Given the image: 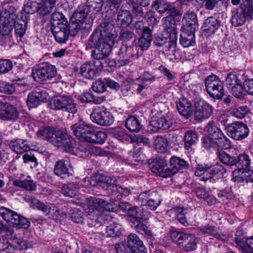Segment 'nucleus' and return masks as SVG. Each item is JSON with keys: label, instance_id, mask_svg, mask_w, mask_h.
<instances>
[{"label": "nucleus", "instance_id": "9", "mask_svg": "<svg viewBox=\"0 0 253 253\" xmlns=\"http://www.w3.org/2000/svg\"><path fill=\"white\" fill-rule=\"evenodd\" d=\"M205 130L211 136L218 147L224 149L230 148L231 146L230 140L213 122H210L208 124L205 128Z\"/></svg>", "mask_w": 253, "mask_h": 253}, {"label": "nucleus", "instance_id": "64", "mask_svg": "<svg viewBox=\"0 0 253 253\" xmlns=\"http://www.w3.org/2000/svg\"><path fill=\"white\" fill-rule=\"evenodd\" d=\"M12 62L10 59H0V73H6L13 68Z\"/></svg>", "mask_w": 253, "mask_h": 253}, {"label": "nucleus", "instance_id": "50", "mask_svg": "<svg viewBox=\"0 0 253 253\" xmlns=\"http://www.w3.org/2000/svg\"><path fill=\"white\" fill-rule=\"evenodd\" d=\"M121 228L120 225L115 222L107 226H102L99 229L101 230L100 233L103 235H105L106 234L107 236L110 237H114L118 235L119 231Z\"/></svg>", "mask_w": 253, "mask_h": 253}, {"label": "nucleus", "instance_id": "18", "mask_svg": "<svg viewBox=\"0 0 253 253\" xmlns=\"http://www.w3.org/2000/svg\"><path fill=\"white\" fill-rule=\"evenodd\" d=\"M195 117L198 120L209 118L212 112L211 106L203 100L197 102L195 105Z\"/></svg>", "mask_w": 253, "mask_h": 253}, {"label": "nucleus", "instance_id": "19", "mask_svg": "<svg viewBox=\"0 0 253 253\" xmlns=\"http://www.w3.org/2000/svg\"><path fill=\"white\" fill-rule=\"evenodd\" d=\"M200 231L203 234H207L220 241H226L228 239V235L218 228L210 225H203L199 227Z\"/></svg>", "mask_w": 253, "mask_h": 253}, {"label": "nucleus", "instance_id": "25", "mask_svg": "<svg viewBox=\"0 0 253 253\" xmlns=\"http://www.w3.org/2000/svg\"><path fill=\"white\" fill-rule=\"evenodd\" d=\"M51 29H55L56 28H62L69 27L68 23L65 16L59 12H55L51 15L50 18Z\"/></svg>", "mask_w": 253, "mask_h": 253}, {"label": "nucleus", "instance_id": "47", "mask_svg": "<svg viewBox=\"0 0 253 253\" xmlns=\"http://www.w3.org/2000/svg\"><path fill=\"white\" fill-rule=\"evenodd\" d=\"M125 126L130 131L134 132H139L142 127V125L138 119L132 116L129 117L126 120Z\"/></svg>", "mask_w": 253, "mask_h": 253}, {"label": "nucleus", "instance_id": "59", "mask_svg": "<svg viewBox=\"0 0 253 253\" xmlns=\"http://www.w3.org/2000/svg\"><path fill=\"white\" fill-rule=\"evenodd\" d=\"M61 192L64 196L74 197L77 195V187L74 183H69L63 185Z\"/></svg>", "mask_w": 253, "mask_h": 253}, {"label": "nucleus", "instance_id": "32", "mask_svg": "<svg viewBox=\"0 0 253 253\" xmlns=\"http://www.w3.org/2000/svg\"><path fill=\"white\" fill-rule=\"evenodd\" d=\"M252 154L251 152H245L240 154L236 159L237 166L240 168L237 170H246L251 169L253 162H252L251 156Z\"/></svg>", "mask_w": 253, "mask_h": 253}, {"label": "nucleus", "instance_id": "8", "mask_svg": "<svg viewBox=\"0 0 253 253\" xmlns=\"http://www.w3.org/2000/svg\"><path fill=\"white\" fill-rule=\"evenodd\" d=\"M16 9L11 3L5 6L4 17L0 21V33L3 36L9 35L12 31Z\"/></svg>", "mask_w": 253, "mask_h": 253}, {"label": "nucleus", "instance_id": "28", "mask_svg": "<svg viewBox=\"0 0 253 253\" xmlns=\"http://www.w3.org/2000/svg\"><path fill=\"white\" fill-rule=\"evenodd\" d=\"M86 206L85 212L86 213L88 224L89 227H92L95 225V197L89 196L86 198Z\"/></svg>", "mask_w": 253, "mask_h": 253}, {"label": "nucleus", "instance_id": "60", "mask_svg": "<svg viewBox=\"0 0 253 253\" xmlns=\"http://www.w3.org/2000/svg\"><path fill=\"white\" fill-rule=\"evenodd\" d=\"M195 192L197 197L201 199H204L208 203H213L215 201L214 198L203 187H197L195 189Z\"/></svg>", "mask_w": 253, "mask_h": 253}, {"label": "nucleus", "instance_id": "26", "mask_svg": "<svg viewBox=\"0 0 253 253\" xmlns=\"http://www.w3.org/2000/svg\"><path fill=\"white\" fill-rule=\"evenodd\" d=\"M183 26L181 28L189 29L190 31H195L198 27V19L197 15L194 12L188 11L183 17L182 21Z\"/></svg>", "mask_w": 253, "mask_h": 253}, {"label": "nucleus", "instance_id": "48", "mask_svg": "<svg viewBox=\"0 0 253 253\" xmlns=\"http://www.w3.org/2000/svg\"><path fill=\"white\" fill-rule=\"evenodd\" d=\"M250 109L246 105H235L230 108V114L237 118L242 119L249 112Z\"/></svg>", "mask_w": 253, "mask_h": 253}, {"label": "nucleus", "instance_id": "55", "mask_svg": "<svg viewBox=\"0 0 253 253\" xmlns=\"http://www.w3.org/2000/svg\"><path fill=\"white\" fill-rule=\"evenodd\" d=\"M151 125L157 129L166 130L171 127L172 122L168 119L160 118L157 120L152 121Z\"/></svg>", "mask_w": 253, "mask_h": 253}, {"label": "nucleus", "instance_id": "42", "mask_svg": "<svg viewBox=\"0 0 253 253\" xmlns=\"http://www.w3.org/2000/svg\"><path fill=\"white\" fill-rule=\"evenodd\" d=\"M154 147L158 153H164L168 151L169 147L167 137L157 136L154 140Z\"/></svg>", "mask_w": 253, "mask_h": 253}, {"label": "nucleus", "instance_id": "27", "mask_svg": "<svg viewBox=\"0 0 253 253\" xmlns=\"http://www.w3.org/2000/svg\"><path fill=\"white\" fill-rule=\"evenodd\" d=\"M70 166L69 163L65 160H58L54 165V174L62 179L69 177L72 174L69 169Z\"/></svg>", "mask_w": 253, "mask_h": 253}, {"label": "nucleus", "instance_id": "35", "mask_svg": "<svg viewBox=\"0 0 253 253\" xmlns=\"http://www.w3.org/2000/svg\"><path fill=\"white\" fill-rule=\"evenodd\" d=\"M0 215L3 219L5 220L12 227L15 225L18 218L19 217V214L16 212L3 207L0 209Z\"/></svg>", "mask_w": 253, "mask_h": 253}, {"label": "nucleus", "instance_id": "63", "mask_svg": "<svg viewBox=\"0 0 253 253\" xmlns=\"http://www.w3.org/2000/svg\"><path fill=\"white\" fill-rule=\"evenodd\" d=\"M209 173L211 174V178L213 175L220 174L223 175L226 172V169L221 164L217 163L215 165L209 166Z\"/></svg>", "mask_w": 253, "mask_h": 253}, {"label": "nucleus", "instance_id": "51", "mask_svg": "<svg viewBox=\"0 0 253 253\" xmlns=\"http://www.w3.org/2000/svg\"><path fill=\"white\" fill-rule=\"evenodd\" d=\"M216 154L219 161L225 165L232 166L236 164V159L223 150H218Z\"/></svg>", "mask_w": 253, "mask_h": 253}, {"label": "nucleus", "instance_id": "12", "mask_svg": "<svg viewBox=\"0 0 253 253\" xmlns=\"http://www.w3.org/2000/svg\"><path fill=\"white\" fill-rule=\"evenodd\" d=\"M226 130L228 136L236 140L245 139L249 133V129L247 126L240 122L228 125Z\"/></svg>", "mask_w": 253, "mask_h": 253}, {"label": "nucleus", "instance_id": "54", "mask_svg": "<svg viewBox=\"0 0 253 253\" xmlns=\"http://www.w3.org/2000/svg\"><path fill=\"white\" fill-rule=\"evenodd\" d=\"M195 175L201 177L200 180L205 182L211 178V174L209 173V166L198 165L195 171Z\"/></svg>", "mask_w": 253, "mask_h": 253}, {"label": "nucleus", "instance_id": "2", "mask_svg": "<svg viewBox=\"0 0 253 253\" xmlns=\"http://www.w3.org/2000/svg\"><path fill=\"white\" fill-rule=\"evenodd\" d=\"M114 27L113 25L107 22H104L100 24L96 30V33L99 32L102 39L100 40V45L98 46V50L101 52V55L99 52L96 54V65L97 66L102 65L100 59L104 58V57L108 56L114 45L116 35L113 32Z\"/></svg>", "mask_w": 253, "mask_h": 253}, {"label": "nucleus", "instance_id": "16", "mask_svg": "<svg viewBox=\"0 0 253 253\" xmlns=\"http://www.w3.org/2000/svg\"><path fill=\"white\" fill-rule=\"evenodd\" d=\"M30 20V15L25 13L19 12L15 14L13 24L17 37L22 38L25 35L27 24Z\"/></svg>", "mask_w": 253, "mask_h": 253}, {"label": "nucleus", "instance_id": "45", "mask_svg": "<svg viewBox=\"0 0 253 253\" xmlns=\"http://www.w3.org/2000/svg\"><path fill=\"white\" fill-rule=\"evenodd\" d=\"M172 41V39H171L169 37V38L164 37L163 35H155L154 40L153 42L155 45L157 46H163V49L166 51H168L170 49H174L175 47H169V43Z\"/></svg>", "mask_w": 253, "mask_h": 253}, {"label": "nucleus", "instance_id": "58", "mask_svg": "<svg viewBox=\"0 0 253 253\" xmlns=\"http://www.w3.org/2000/svg\"><path fill=\"white\" fill-rule=\"evenodd\" d=\"M247 18L241 10H238L232 16V25L234 27L242 26L245 24Z\"/></svg>", "mask_w": 253, "mask_h": 253}, {"label": "nucleus", "instance_id": "15", "mask_svg": "<svg viewBox=\"0 0 253 253\" xmlns=\"http://www.w3.org/2000/svg\"><path fill=\"white\" fill-rule=\"evenodd\" d=\"M142 54L139 51V48L136 45H123L118 51V55L120 58L124 59L126 63H129L137 59Z\"/></svg>", "mask_w": 253, "mask_h": 253}, {"label": "nucleus", "instance_id": "29", "mask_svg": "<svg viewBox=\"0 0 253 253\" xmlns=\"http://www.w3.org/2000/svg\"><path fill=\"white\" fill-rule=\"evenodd\" d=\"M178 112L186 117H190L193 112L191 102L185 97H181L176 103Z\"/></svg>", "mask_w": 253, "mask_h": 253}, {"label": "nucleus", "instance_id": "14", "mask_svg": "<svg viewBox=\"0 0 253 253\" xmlns=\"http://www.w3.org/2000/svg\"><path fill=\"white\" fill-rule=\"evenodd\" d=\"M162 21L165 30L169 34V37L172 39V41L169 43V48L176 47L177 29L175 19L172 16L169 15L163 18Z\"/></svg>", "mask_w": 253, "mask_h": 253}, {"label": "nucleus", "instance_id": "10", "mask_svg": "<svg viewBox=\"0 0 253 253\" xmlns=\"http://www.w3.org/2000/svg\"><path fill=\"white\" fill-rule=\"evenodd\" d=\"M52 142L54 145L62 147L65 151L68 152L74 151L76 144V141L70 134L59 128L55 129Z\"/></svg>", "mask_w": 253, "mask_h": 253}, {"label": "nucleus", "instance_id": "33", "mask_svg": "<svg viewBox=\"0 0 253 253\" xmlns=\"http://www.w3.org/2000/svg\"><path fill=\"white\" fill-rule=\"evenodd\" d=\"M12 245L16 250H26L33 248L34 243L31 240L25 239L23 237L16 235L12 240Z\"/></svg>", "mask_w": 253, "mask_h": 253}, {"label": "nucleus", "instance_id": "11", "mask_svg": "<svg viewBox=\"0 0 253 253\" xmlns=\"http://www.w3.org/2000/svg\"><path fill=\"white\" fill-rule=\"evenodd\" d=\"M48 93L43 89L36 88L29 92L26 103L29 109L37 108L48 101Z\"/></svg>", "mask_w": 253, "mask_h": 253}, {"label": "nucleus", "instance_id": "36", "mask_svg": "<svg viewBox=\"0 0 253 253\" xmlns=\"http://www.w3.org/2000/svg\"><path fill=\"white\" fill-rule=\"evenodd\" d=\"M189 167L187 162L177 157H172L170 160V171L171 176L180 169H185Z\"/></svg>", "mask_w": 253, "mask_h": 253}, {"label": "nucleus", "instance_id": "3", "mask_svg": "<svg viewBox=\"0 0 253 253\" xmlns=\"http://www.w3.org/2000/svg\"><path fill=\"white\" fill-rule=\"evenodd\" d=\"M57 74V68L48 62L38 64L32 70V76L36 82L50 81Z\"/></svg>", "mask_w": 253, "mask_h": 253}, {"label": "nucleus", "instance_id": "4", "mask_svg": "<svg viewBox=\"0 0 253 253\" xmlns=\"http://www.w3.org/2000/svg\"><path fill=\"white\" fill-rule=\"evenodd\" d=\"M48 106L53 110H62L75 114L78 111V106L75 100L69 95H58L53 96L49 101Z\"/></svg>", "mask_w": 253, "mask_h": 253}, {"label": "nucleus", "instance_id": "6", "mask_svg": "<svg viewBox=\"0 0 253 253\" xmlns=\"http://www.w3.org/2000/svg\"><path fill=\"white\" fill-rule=\"evenodd\" d=\"M170 236L172 240L183 251L190 252L197 248L196 237L193 234L174 230L170 232Z\"/></svg>", "mask_w": 253, "mask_h": 253}, {"label": "nucleus", "instance_id": "40", "mask_svg": "<svg viewBox=\"0 0 253 253\" xmlns=\"http://www.w3.org/2000/svg\"><path fill=\"white\" fill-rule=\"evenodd\" d=\"M117 21L122 27L128 26L132 21V17L127 10H120L117 14Z\"/></svg>", "mask_w": 253, "mask_h": 253}, {"label": "nucleus", "instance_id": "17", "mask_svg": "<svg viewBox=\"0 0 253 253\" xmlns=\"http://www.w3.org/2000/svg\"><path fill=\"white\" fill-rule=\"evenodd\" d=\"M149 167L153 172L161 177H168L171 176L170 169L167 168L166 161L162 159H156L155 161L149 164Z\"/></svg>", "mask_w": 253, "mask_h": 253}, {"label": "nucleus", "instance_id": "21", "mask_svg": "<svg viewBox=\"0 0 253 253\" xmlns=\"http://www.w3.org/2000/svg\"><path fill=\"white\" fill-rule=\"evenodd\" d=\"M235 241L240 250L244 253L253 252V239H247L240 231L236 233Z\"/></svg>", "mask_w": 253, "mask_h": 253}, {"label": "nucleus", "instance_id": "49", "mask_svg": "<svg viewBox=\"0 0 253 253\" xmlns=\"http://www.w3.org/2000/svg\"><path fill=\"white\" fill-rule=\"evenodd\" d=\"M184 147L188 150L192 146L196 144L198 140V137L196 131L189 130L185 132L184 136Z\"/></svg>", "mask_w": 253, "mask_h": 253}, {"label": "nucleus", "instance_id": "37", "mask_svg": "<svg viewBox=\"0 0 253 253\" xmlns=\"http://www.w3.org/2000/svg\"><path fill=\"white\" fill-rule=\"evenodd\" d=\"M56 128L48 126H40L36 132L38 137L42 138L49 141H52L55 135Z\"/></svg>", "mask_w": 253, "mask_h": 253}, {"label": "nucleus", "instance_id": "53", "mask_svg": "<svg viewBox=\"0 0 253 253\" xmlns=\"http://www.w3.org/2000/svg\"><path fill=\"white\" fill-rule=\"evenodd\" d=\"M111 190H112V194L115 195L117 197L118 200H120L122 197H126L131 193L130 189L126 187H123L114 184L111 185Z\"/></svg>", "mask_w": 253, "mask_h": 253}, {"label": "nucleus", "instance_id": "30", "mask_svg": "<svg viewBox=\"0 0 253 253\" xmlns=\"http://www.w3.org/2000/svg\"><path fill=\"white\" fill-rule=\"evenodd\" d=\"M181 30L180 44L184 47L193 46L195 43V31L184 28H181Z\"/></svg>", "mask_w": 253, "mask_h": 253}, {"label": "nucleus", "instance_id": "22", "mask_svg": "<svg viewBox=\"0 0 253 253\" xmlns=\"http://www.w3.org/2000/svg\"><path fill=\"white\" fill-rule=\"evenodd\" d=\"M96 124L102 126H109L113 123V116L103 107H96Z\"/></svg>", "mask_w": 253, "mask_h": 253}, {"label": "nucleus", "instance_id": "38", "mask_svg": "<svg viewBox=\"0 0 253 253\" xmlns=\"http://www.w3.org/2000/svg\"><path fill=\"white\" fill-rule=\"evenodd\" d=\"M151 40L152 31L148 27H146L138 41V46L142 50H147L150 45Z\"/></svg>", "mask_w": 253, "mask_h": 253}, {"label": "nucleus", "instance_id": "7", "mask_svg": "<svg viewBox=\"0 0 253 253\" xmlns=\"http://www.w3.org/2000/svg\"><path fill=\"white\" fill-rule=\"evenodd\" d=\"M206 90L213 98L219 99L224 95L223 83L215 75L208 76L205 80Z\"/></svg>", "mask_w": 253, "mask_h": 253}, {"label": "nucleus", "instance_id": "5", "mask_svg": "<svg viewBox=\"0 0 253 253\" xmlns=\"http://www.w3.org/2000/svg\"><path fill=\"white\" fill-rule=\"evenodd\" d=\"M71 129L80 141L95 143V139L92 138L95 136V128L92 125L82 121L72 125Z\"/></svg>", "mask_w": 253, "mask_h": 253}, {"label": "nucleus", "instance_id": "61", "mask_svg": "<svg viewBox=\"0 0 253 253\" xmlns=\"http://www.w3.org/2000/svg\"><path fill=\"white\" fill-rule=\"evenodd\" d=\"M47 214L51 215L55 220L61 221L65 218L66 214L61 212L60 210L55 206L49 207Z\"/></svg>", "mask_w": 253, "mask_h": 253}, {"label": "nucleus", "instance_id": "34", "mask_svg": "<svg viewBox=\"0 0 253 253\" xmlns=\"http://www.w3.org/2000/svg\"><path fill=\"white\" fill-rule=\"evenodd\" d=\"M220 21L215 17H210L207 18L202 26L203 32L205 34L211 35L219 27Z\"/></svg>", "mask_w": 253, "mask_h": 253}, {"label": "nucleus", "instance_id": "44", "mask_svg": "<svg viewBox=\"0 0 253 253\" xmlns=\"http://www.w3.org/2000/svg\"><path fill=\"white\" fill-rule=\"evenodd\" d=\"M112 185V179L110 177L102 173H96V187H102L103 189L109 190Z\"/></svg>", "mask_w": 253, "mask_h": 253}, {"label": "nucleus", "instance_id": "46", "mask_svg": "<svg viewBox=\"0 0 253 253\" xmlns=\"http://www.w3.org/2000/svg\"><path fill=\"white\" fill-rule=\"evenodd\" d=\"M246 73H244L243 74L236 75L234 73L228 74L226 79V84L228 88H230L232 86L237 84L238 83H241L242 81L246 80Z\"/></svg>", "mask_w": 253, "mask_h": 253}, {"label": "nucleus", "instance_id": "41", "mask_svg": "<svg viewBox=\"0 0 253 253\" xmlns=\"http://www.w3.org/2000/svg\"><path fill=\"white\" fill-rule=\"evenodd\" d=\"M95 143L80 145L77 149L80 157L86 158L95 155Z\"/></svg>", "mask_w": 253, "mask_h": 253}, {"label": "nucleus", "instance_id": "31", "mask_svg": "<svg viewBox=\"0 0 253 253\" xmlns=\"http://www.w3.org/2000/svg\"><path fill=\"white\" fill-rule=\"evenodd\" d=\"M235 181L253 182V171L249 169L246 170H235L233 172Z\"/></svg>", "mask_w": 253, "mask_h": 253}, {"label": "nucleus", "instance_id": "39", "mask_svg": "<svg viewBox=\"0 0 253 253\" xmlns=\"http://www.w3.org/2000/svg\"><path fill=\"white\" fill-rule=\"evenodd\" d=\"M127 215V220L130 222L137 220L143 219L144 218V209L139 207L128 208Z\"/></svg>", "mask_w": 253, "mask_h": 253}, {"label": "nucleus", "instance_id": "56", "mask_svg": "<svg viewBox=\"0 0 253 253\" xmlns=\"http://www.w3.org/2000/svg\"><path fill=\"white\" fill-rule=\"evenodd\" d=\"M175 211L178 220L184 225L188 224V219L189 215L188 210L183 207H177L175 208Z\"/></svg>", "mask_w": 253, "mask_h": 253}, {"label": "nucleus", "instance_id": "1", "mask_svg": "<svg viewBox=\"0 0 253 253\" xmlns=\"http://www.w3.org/2000/svg\"><path fill=\"white\" fill-rule=\"evenodd\" d=\"M94 0H87L86 3L80 4L72 14L69 27L51 29L54 39L59 43H66L70 36L75 37L79 32L84 29L91 30L95 19V6L91 4Z\"/></svg>", "mask_w": 253, "mask_h": 253}, {"label": "nucleus", "instance_id": "52", "mask_svg": "<svg viewBox=\"0 0 253 253\" xmlns=\"http://www.w3.org/2000/svg\"><path fill=\"white\" fill-rule=\"evenodd\" d=\"M43 0H29L28 2L24 5V12L20 11V13H25L28 15L33 14L38 11L40 2Z\"/></svg>", "mask_w": 253, "mask_h": 253}, {"label": "nucleus", "instance_id": "43", "mask_svg": "<svg viewBox=\"0 0 253 253\" xmlns=\"http://www.w3.org/2000/svg\"><path fill=\"white\" fill-rule=\"evenodd\" d=\"M111 133L114 137L121 142L126 143L131 142V136L124 128H115L112 129Z\"/></svg>", "mask_w": 253, "mask_h": 253}, {"label": "nucleus", "instance_id": "23", "mask_svg": "<svg viewBox=\"0 0 253 253\" xmlns=\"http://www.w3.org/2000/svg\"><path fill=\"white\" fill-rule=\"evenodd\" d=\"M91 56L94 59L92 63L86 62L81 67V74L84 78L88 80H93L95 77V48L91 51Z\"/></svg>", "mask_w": 253, "mask_h": 253}, {"label": "nucleus", "instance_id": "62", "mask_svg": "<svg viewBox=\"0 0 253 253\" xmlns=\"http://www.w3.org/2000/svg\"><path fill=\"white\" fill-rule=\"evenodd\" d=\"M96 205L97 204V208L101 211L102 209L107 211H114L115 208L114 205L108 203L106 200L96 198Z\"/></svg>", "mask_w": 253, "mask_h": 253}, {"label": "nucleus", "instance_id": "57", "mask_svg": "<svg viewBox=\"0 0 253 253\" xmlns=\"http://www.w3.org/2000/svg\"><path fill=\"white\" fill-rule=\"evenodd\" d=\"M131 223L132 227L135 231L142 235H150L151 232L147 225L143 222V219L137 220Z\"/></svg>", "mask_w": 253, "mask_h": 253}, {"label": "nucleus", "instance_id": "20", "mask_svg": "<svg viewBox=\"0 0 253 253\" xmlns=\"http://www.w3.org/2000/svg\"><path fill=\"white\" fill-rule=\"evenodd\" d=\"M126 243L134 253H147L143 242L136 234H130L127 237Z\"/></svg>", "mask_w": 253, "mask_h": 253}, {"label": "nucleus", "instance_id": "24", "mask_svg": "<svg viewBox=\"0 0 253 253\" xmlns=\"http://www.w3.org/2000/svg\"><path fill=\"white\" fill-rule=\"evenodd\" d=\"M9 147L15 153L20 154L31 149V146L27 140L17 138L10 141Z\"/></svg>", "mask_w": 253, "mask_h": 253}, {"label": "nucleus", "instance_id": "13", "mask_svg": "<svg viewBox=\"0 0 253 253\" xmlns=\"http://www.w3.org/2000/svg\"><path fill=\"white\" fill-rule=\"evenodd\" d=\"M19 117V112L14 105L7 102L0 101V120L15 122Z\"/></svg>", "mask_w": 253, "mask_h": 253}]
</instances>
